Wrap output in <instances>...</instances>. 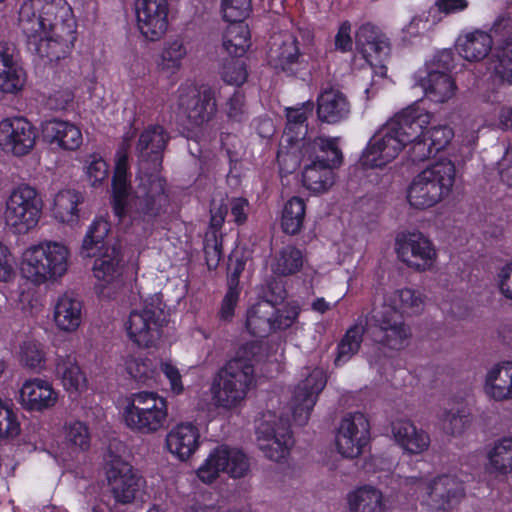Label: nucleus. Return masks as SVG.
<instances>
[{
  "instance_id": "46",
  "label": "nucleus",
  "mask_w": 512,
  "mask_h": 512,
  "mask_svg": "<svg viewBox=\"0 0 512 512\" xmlns=\"http://www.w3.org/2000/svg\"><path fill=\"white\" fill-rule=\"evenodd\" d=\"M303 266L302 252L294 246L287 245L277 252L272 258L271 271L278 276H290Z\"/></svg>"
},
{
  "instance_id": "33",
  "label": "nucleus",
  "mask_w": 512,
  "mask_h": 512,
  "mask_svg": "<svg viewBox=\"0 0 512 512\" xmlns=\"http://www.w3.org/2000/svg\"><path fill=\"white\" fill-rule=\"evenodd\" d=\"M392 434L397 444L410 454H420L430 444L429 435L418 429L410 420H397L392 423Z\"/></svg>"
},
{
  "instance_id": "25",
  "label": "nucleus",
  "mask_w": 512,
  "mask_h": 512,
  "mask_svg": "<svg viewBox=\"0 0 512 512\" xmlns=\"http://www.w3.org/2000/svg\"><path fill=\"white\" fill-rule=\"evenodd\" d=\"M26 74L17 59L15 45L0 43V90L15 94L22 90Z\"/></svg>"
},
{
  "instance_id": "51",
  "label": "nucleus",
  "mask_w": 512,
  "mask_h": 512,
  "mask_svg": "<svg viewBox=\"0 0 512 512\" xmlns=\"http://www.w3.org/2000/svg\"><path fill=\"white\" fill-rule=\"evenodd\" d=\"M390 50V43L388 38L384 35L376 42L370 43L360 49V52L371 66L383 69L385 68L384 62L390 55Z\"/></svg>"
},
{
  "instance_id": "21",
  "label": "nucleus",
  "mask_w": 512,
  "mask_h": 512,
  "mask_svg": "<svg viewBox=\"0 0 512 512\" xmlns=\"http://www.w3.org/2000/svg\"><path fill=\"white\" fill-rule=\"evenodd\" d=\"M496 41V57L498 64L495 74L501 81L512 85V16L500 14L492 24L490 34Z\"/></svg>"
},
{
  "instance_id": "8",
  "label": "nucleus",
  "mask_w": 512,
  "mask_h": 512,
  "mask_svg": "<svg viewBox=\"0 0 512 512\" xmlns=\"http://www.w3.org/2000/svg\"><path fill=\"white\" fill-rule=\"evenodd\" d=\"M168 416L167 402L156 392L141 391L131 394L123 417L129 429L149 435L162 429Z\"/></svg>"
},
{
  "instance_id": "24",
  "label": "nucleus",
  "mask_w": 512,
  "mask_h": 512,
  "mask_svg": "<svg viewBox=\"0 0 512 512\" xmlns=\"http://www.w3.org/2000/svg\"><path fill=\"white\" fill-rule=\"evenodd\" d=\"M426 502L433 510H446L465 495L463 482L453 475H441L425 483Z\"/></svg>"
},
{
  "instance_id": "29",
  "label": "nucleus",
  "mask_w": 512,
  "mask_h": 512,
  "mask_svg": "<svg viewBox=\"0 0 512 512\" xmlns=\"http://www.w3.org/2000/svg\"><path fill=\"white\" fill-rule=\"evenodd\" d=\"M58 395L52 385L43 379L34 378L24 382L19 399L25 409L43 411L53 407Z\"/></svg>"
},
{
  "instance_id": "23",
  "label": "nucleus",
  "mask_w": 512,
  "mask_h": 512,
  "mask_svg": "<svg viewBox=\"0 0 512 512\" xmlns=\"http://www.w3.org/2000/svg\"><path fill=\"white\" fill-rule=\"evenodd\" d=\"M431 115L420 108L409 107L386 122L391 132L404 146L423 135L430 123Z\"/></svg>"
},
{
  "instance_id": "36",
  "label": "nucleus",
  "mask_w": 512,
  "mask_h": 512,
  "mask_svg": "<svg viewBox=\"0 0 512 512\" xmlns=\"http://www.w3.org/2000/svg\"><path fill=\"white\" fill-rule=\"evenodd\" d=\"M426 96L436 103H445L452 99L457 91V85L449 73L431 69L419 80Z\"/></svg>"
},
{
  "instance_id": "2",
  "label": "nucleus",
  "mask_w": 512,
  "mask_h": 512,
  "mask_svg": "<svg viewBox=\"0 0 512 512\" xmlns=\"http://www.w3.org/2000/svg\"><path fill=\"white\" fill-rule=\"evenodd\" d=\"M134 192L128 173L114 172L112 179L113 211L120 221L128 218L136 233L150 235L161 222L170 205L166 181L159 174L141 171Z\"/></svg>"
},
{
  "instance_id": "18",
  "label": "nucleus",
  "mask_w": 512,
  "mask_h": 512,
  "mask_svg": "<svg viewBox=\"0 0 512 512\" xmlns=\"http://www.w3.org/2000/svg\"><path fill=\"white\" fill-rule=\"evenodd\" d=\"M36 139V128L23 117L5 118L0 122V146L15 156L28 154Z\"/></svg>"
},
{
  "instance_id": "13",
  "label": "nucleus",
  "mask_w": 512,
  "mask_h": 512,
  "mask_svg": "<svg viewBox=\"0 0 512 512\" xmlns=\"http://www.w3.org/2000/svg\"><path fill=\"white\" fill-rule=\"evenodd\" d=\"M178 108L193 128L202 127L215 116V91L207 86L185 87L179 90Z\"/></svg>"
},
{
  "instance_id": "38",
  "label": "nucleus",
  "mask_w": 512,
  "mask_h": 512,
  "mask_svg": "<svg viewBox=\"0 0 512 512\" xmlns=\"http://www.w3.org/2000/svg\"><path fill=\"white\" fill-rule=\"evenodd\" d=\"M374 298L409 315L420 314L425 305V296L421 292L410 288L395 290L391 293L377 292Z\"/></svg>"
},
{
  "instance_id": "16",
  "label": "nucleus",
  "mask_w": 512,
  "mask_h": 512,
  "mask_svg": "<svg viewBox=\"0 0 512 512\" xmlns=\"http://www.w3.org/2000/svg\"><path fill=\"white\" fill-rule=\"evenodd\" d=\"M256 433L259 449L272 461L285 459L294 444L289 425L282 419L261 421Z\"/></svg>"
},
{
  "instance_id": "31",
  "label": "nucleus",
  "mask_w": 512,
  "mask_h": 512,
  "mask_svg": "<svg viewBox=\"0 0 512 512\" xmlns=\"http://www.w3.org/2000/svg\"><path fill=\"white\" fill-rule=\"evenodd\" d=\"M200 434L191 423L175 426L166 436V446L180 460L188 459L199 446Z\"/></svg>"
},
{
  "instance_id": "7",
  "label": "nucleus",
  "mask_w": 512,
  "mask_h": 512,
  "mask_svg": "<svg viewBox=\"0 0 512 512\" xmlns=\"http://www.w3.org/2000/svg\"><path fill=\"white\" fill-rule=\"evenodd\" d=\"M166 323L165 305L161 296L155 294L145 299L141 307L130 312L125 322V329L134 344L138 347L150 348L160 340Z\"/></svg>"
},
{
  "instance_id": "62",
  "label": "nucleus",
  "mask_w": 512,
  "mask_h": 512,
  "mask_svg": "<svg viewBox=\"0 0 512 512\" xmlns=\"http://www.w3.org/2000/svg\"><path fill=\"white\" fill-rule=\"evenodd\" d=\"M66 439L71 444L84 450L89 447V433L87 427L79 421L71 423L66 430Z\"/></svg>"
},
{
  "instance_id": "19",
  "label": "nucleus",
  "mask_w": 512,
  "mask_h": 512,
  "mask_svg": "<svg viewBox=\"0 0 512 512\" xmlns=\"http://www.w3.org/2000/svg\"><path fill=\"white\" fill-rule=\"evenodd\" d=\"M327 379L324 371L315 368L295 388L291 400L294 421L303 426L308 422L310 413L317 401L318 395L326 386Z\"/></svg>"
},
{
  "instance_id": "48",
  "label": "nucleus",
  "mask_w": 512,
  "mask_h": 512,
  "mask_svg": "<svg viewBox=\"0 0 512 512\" xmlns=\"http://www.w3.org/2000/svg\"><path fill=\"white\" fill-rule=\"evenodd\" d=\"M306 206L303 199L292 197L282 210L281 227L284 233L296 235L303 228Z\"/></svg>"
},
{
  "instance_id": "32",
  "label": "nucleus",
  "mask_w": 512,
  "mask_h": 512,
  "mask_svg": "<svg viewBox=\"0 0 512 512\" xmlns=\"http://www.w3.org/2000/svg\"><path fill=\"white\" fill-rule=\"evenodd\" d=\"M95 257L93 265L95 277L106 284L118 282L123 270L120 245L112 242L111 246L98 252Z\"/></svg>"
},
{
  "instance_id": "37",
  "label": "nucleus",
  "mask_w": 512,
  "mask_h": 512,
  "mask_svg": "<svg viewBox=\"0 0 512 512\" xmlns=\"http://www.w3.org/2000/svg\"><path fill=\"white\" fill-rule=\"evenodd\" d=\"M313 103L308 101L300 107L286 108L287 123L284 130L283 139L291 146L299 142H305L308 133V117L313 111Z\"/></svg>"
},
{
  "instance_id": "26",
  "label": "nucleus",
  "mask_w": 512,
  "mask_h": 512,
  "mask_svg": "<svg viewBox=\"0 0 512 512\" xmlns=\"http://www.w3.org/2000/svg\"><path fill=\"white\" fill-rule=\"evenodd\" d=\"M339 138L316 137L305 141L300 147L302 162H314L337 168L342 164L343 155L338 145Z\"/></svg>"
},
{
  "instance_id": "39",
  "label": "nucleus",
  "mask_w": 512,
  "mask_h": 512,
  "mask_svg": "<svg viewBox=\"0 0 512 512\" xmlns=\"http://www.w3.org/2000/svg\"><path fill=\"white\" fill-rule=\"evenodd\" d=\"M55 374L66 390L78 391L85 386L86 378L73 353L57 354Z\"/></svg>"
},
{
  "instance_id": "9",
  "label": "nucleus",
  "mask_w": 512,
  "mask_h": 512,
  "mask_svg": "<svg viewBox=\"0 0 512 512\" xmlns=\"http://www.w3.org/2000/svg\"><path fill=\"white\" fill-rule=\"evenodd\" d=\"M41 211L42 200L36 189L20 185L11 192L6 202L4 220L15 233L26 234L37 225Z\"/></svg>"
},
{
  "instance_id": "27",
  "label": "nucleus",
  "mask_w": 512,
  "mask_h": 512,
  "mask_svg": "<svg viewBox=\"0 0 512 512\" xmlns=\"http://www.w3.org/2000/svg\"><path fill=\"white\" fill-rule=\"evenodd\" d=\"M351 110L347 96L337 88H322L317 98V116L321 122L336 124L346 119Z\"/></svg>"
},
{
  "instance_id": "5",
  "label": "nucleus",
  "mask_w": 512,
  "mask_h": 512,
  "mask_svg": "<svg viewBox=\"0 0 512 512\" xmlns=\"http://www.w3.org/2000/svg\"><path fill=\"white\" fill-rule=\"evenodd\" d=\"M362 316L366 332L375 343L395 351L408 345L412 331L396 307L387 306L374 298L371 311L367 314L363 311Z\"/></svg>"
},
{
  "instance_id": "15",
  "label": "nucleus",
  "mask_w": 512,
  "mask_h": 512,
  "mask_svg": "<svg viewBox=\"0 0 512 512\" xmlns=\"http://www.w3.org/2000/svg\"><path fill=\"white\" fill-rule=\"evenodd\" d=\"M370 439V424L360 412L347 413L336 433L337 451L346 458L358 457Z\"/></svg>"
},
{
  "instance_id": "47",
  "label": "nucleus",
  "mask_w": 512,
  "mask_h": 512,
  "mask_svg": "<svg viewBox=\"0 0 512 512\" xmlns=\"http://www.w3.org/2000/svg\"><path fill=\"white\" fill-rule=\"evenodd\" d=\"M79 192L71 189L60 191L54 199V215L63 223L74 224L78 221V204L82 202Z\"/></svg>"
},
{
  "instance_id": "41",
  "label": "nucleus",
  "mask_w": 512,
  "mask_h": 512,
  "mask_svg": "<svg viewBox=\"0 0 512 512\" xmlns=\"http://www.w3.org/2000/svg\"><path fill=\"white\" fill-rule=\"evenodd\" d=\"M110 231V224L103 218H97L90 225L81 246L80 255L84 258H92L98 255V252L111 246L115 240L107 239Z\"/></svg>"
},
{
  "instance_id": "60",
  "label": "nucleus",
  "mask_w": 512,
  "mask_h": 512,
  "mask_svg": "<svg viewBox=\"0 0 512 512\" xmlns=\"http://www.w3.org/2000/svg\"><path fill=\"white\" fill-rule=\"evenodd\" d=\"M20 433V424L14 411L7 405L0 412V438H14Z\"/></svg>"
},
{
  "instance_id": "30",
  "label": "nucleus",
  "mask_w": 512,
  "mask_h": 512,
  "mask_svg": "<svg viewBox=\"0 0 512 512\" xmlns=\"http://www.w3.org/2000/svg\"><path fill=\"white\" fill-rule=\"evenodd\" d=\"M299 58L298 42L293 35H285L282 39L274 38L268 51V62L274 69L292 75Z\"/></svg>"
},
{
  "instance_id": "3",
  "label": "nucleus",
  "mask_w": 512,
  "mask_h": 512,
  "mask_svg": "<svg viewBox=\"0 0 512 512\" xmlns=\"http://www.w3.org/2000/svg\"><path fill=\"white\" fill-rule=\"evenodd\" d=\"M264 344L251 341L243 344L236 356L227 361L213 378L211 392L218 408L232 410L240 407L256 386L255 362L263 357Z\"/></svg>"
},
{
  "instance_id": "17",
  "label": "nucleus",
  "mask_w": 512,
  "mask_h": 512,
  "mask_svg": "<svg viewBox=\"0 0 512 512\" xmlns=\"http://www.w3.org/2000/svg\"><path fill=\"white\" fill-rule=\"evenodd\" d=\"M170 136L161 125H149L139 135L136 145L141 171L158 174Z\"/></svg>"
},
{
  "instance_id": "59",
  "label": "nucleus",
  "mask_w": 512,
  "mask_h": 512,
  "mask_svg": "<svg viewBox=\"0 0 512 512\" xmlns=\"http://www.w3.org/2000/svg\"><path fill=\"white\" fill-rule=\"evenodd\" d=\"M246 261L243 253L234 251L228 259L227 285L228 289L239 290V277L245 269Z\"/></svg>"
},
{
  "instance_id": "54",
  "label": "nucleus",
  "mask_w": 512,
  "mask_h": 512,
  "mask_svg": "<svg viewBox=\"0 0 512 512\" xmlns=\"http://www.w3.org/2000/svg\"><path fill=\"white\" fill-rule=\"evenodd\" d=\"M222 79L231 85L240 86L246 82L248 77L246 63L240 57L232 56L225 60L222 67Z\"/></svg>"
},
{
  "instance_id": "12",
  "label": "nucleus",
  "mask_w": 512,
  "mask_h": 512,
  "mask_svg": "<svg viewBox=\"0 0 512 512\" xmlns=\"http://www.w3.org/2000/svg\"><path fill=\"white\" fill-rule=\"evenodd\" d=\"M248 470L249 462L242 451L222 445L209 454L205 463L199 467L197 475L202 482L212 483L221 472L233 478H241L247 474Z\"/></svg>"
},
{
  "instance_id": "50",
  "label": "nucleus",
  "mask_w": 512,
  "mask_h": 512,
  "mask_svg": "<svg viewBox=\"0 0 512 512\" xmlns=\"http://www.w3.org/2000/svg\"><path fill=\"white\" fill-rule=\"evenodd\" d=\"M186 54V47L181 40L167 42L162 50L159 67L163 71L174 73L181 67V62Z\"/></svg>"
},
{
  "instance_id": "55",
  "label": "nucleus",
  "mask_w": 512,
  "mask_h": 512,
  "mask_svg": "<svg viewBox=\"0 0 512 512\" xmlns=\"http://www.w3.org/2000/svg\"><path fill=\"white\" fill-rule=\"evenodd\" d=\"M21 363L35 371H39L45 367V353L41 345L35 341H26L21 345L20 349Z\"/></svg>"
},
{
  "instance_id": "20",
  "label": "nucleus",
  "mask_w": 512,
  "mask_h": 512,
  "mask_svg": "<svg viewBox=\"0 0 512 512\" xmlns=\"http://www.w3.org/2000/svg\"><path fill=\"white\" fill-rule=\"evenodd\" d=\"M135 10L142 35L150 41L162 38L168 27V0H136Z\"/></svg>"
},
{
  "instance_id": "40",
  "label": "nucleus",
  "mask_w": 512,
  "mask_h": 512,
  "mask_svg": "<svg viewBox=\"0 0 512 512\" xmlns=\"http://www.w3.org/2000/svg\"><path fill=\"white\" fill-rule=\"evenodd\" d=\"M493 45L492 35L476 30L458 39V50L461 56L468 61H480L491 51Z\"/></svg>"
},
{
  "instance_id": "44",
  "label": "nucleus",
  "mask_w": 512,
  "mask_h": 512,
  "mask_svg": "<svg viewBox=\"0 0 512 512\" xmlns=\"http://www.w3.org/2000/svg\"><path fill=\"white\" fill-rule=\"evenodd\" d=\"M365 331V321L361 315L357 322L346 331L339 342L335 358L336 365L346 363L359 351Z\"/></svg>"
},
{
  "instance_id": "58",
  "label": "nucleus",
  "mask_w": 512,
  "mask_h": 512,
  "mask_svg": "<svg viewBox=\"0 0 512 512\" xmlns=\"http://www.w3.org/2000/svg\"><path fill=\"white\" fill-rule=\"evenodd\" d=\"M423 135L433 147L436 153L443 150L452 140L453 130L447 125H438L423 131Z\"/></svg>"
},
{
  "instance_id": "63",
  "label": "nucleus",
  "mask_w": 512,
  "mask_h": 512,
  "mask_svg": "<svg viewBox=\"0 0 512 512\" xmlns=\"http://www.w3.org/2000/svg\"><path fill=\"white\" fill-rule=\"evenodd\" d=\"M384 34L380 31V29L371 24L365 23L361 25L355 35L356 45L358 49H362L370 43L376 42L380 37H383Z\"/></svg>"
},
{
  "instance_id": "11",
  "label": "nucleus",
  "mask_w": 512,
  "mask_h": 512,
  "mask_svg": "<svg viewBox=\"0 0 512 512\" xmlns=\"http://www.w3.org/2000/svg\"><path fill=\"white\" fill-rule=\"evenodd\" d=\"M105 471L111 494L119 504L132 503L144 487V479L133 467L111 452V446L104 458Z\"/></svg>"
},
{
  "instance_id": "42",
  "label": "nucleus",
  "mask_w": 512,
  "mask_h": 512,
  "mask_svg": "<svg viewBox=\"0 0 512 512\" xmlns=\"http://www.w3.org/2000/svg\"><path fill=\"white\" fill-rule=\"evenodd\" d=\"M347 501L351 512H384L385 509L382 492L368 485L350 492Z\"/></svg>"
},
{
  "instance_id": "10",
  "label": "nucleus",
  "mask_w": 512,
  "mask_h": 512,
  "mask_svg": "<svg viewBox=\"0 0 512 512\" xmlns=\"http://www.w3.org/2000/svg\"><path fill=\"white\" fill-rule=\"evenodd\" d=\"M299 313L300 308L294 303L277 308L267 302H258L247 312L246 328L253 336L267 337L273 332L291 327Z\"/></svg>"
},
{
  "instance_id": "61",
  "label": "nucleus",
  "mask_w": 512,
  "mask_h": 512,
  "mask_svg": "<svg viewBox=\"0 0 512 512\" xmlns=\"http://www.w3.org/2000/svg\"><path fill=\"white\" fill-rule=\"evenodd\" d=\"M225 112L231 121L241 122L246 116L245 96L236 91L227 101Z\"/></svg>"
},
{
  "instance_id": "14",
  "label": "nucleus",
  "mask_w": 512,
  "mask_h": 512,
  "mask_svg": "<svg viewBox=\"0 0 512 512\" xmlns=\"http://www.w3.org/2000/svg\"><path fill=\"white\" fill-rule=\"evenodd\" d=\"M395 246L399 259L416 271L430 269L436 259L432 242L419 231L398 234Z\"/></svg>"
},
{
  "instance_id": "53",
  "label": "nucleus",
  "mask_w": 512,
  "mask_h": 512,
  "mask_svg": "<svg viewBox=\"0 0 512 512\" xmlns=\"http://www.w3.org/2000/svg\"><path fill=\"white\" fill-rule=\"evenodd\" d=\"M216 230H207L203 241V250L209 270L216 269L222 258V237Z\"/></svg>"
},
{
  "instance_id": "1",
  "label": "nucleus",
  "mask_w": 512,
  "mask_h": 512,
  "mask_svg": "<svg viewBox=\"0 0 512 512\" xmlns=\"http://www.w3.org/2000/svg\"><path fill=\"white\" fill-rule=\"evenodd\" d=\"M18 25L28 49L51 65H58L72 52L75 21L66 0H25Z\"/></svg>"
},
{
  "instance_id": "57",
  "label": "nucleus",
  "mask_w": 512,
  "mask_h": 512,
  "mask_svg": "<svg viewBox=\"0 0 512 512\" xmlns=\"http://www.w3.org/2000/svg\"><path fill=\"white\" fill-rule=\"evenodd\" d=\"M85 163L86 175L92 186H98L108 178V165L100 155L87 156Z\"/></svg>"
},
{
  "instance_id": "56",
  "label": "nucleus",
  "mask_w": 512,
  "mask_h": 512,
  "mask_svg": "<svg viewBox=\"0 0 512 512\" xmlns=\"http://www.w3.org/2000/svg\"><path fill=\"white\" fill-rule=\"evenodd\" d=\"M221 10L227 22H244L251 11V0H222Z\"/></svg>"
},
{
  "instance_id": "22",
  "label": "nucleus",
  "mask_w": 512,
  "mask_h": 512,
  "mask_svg": "<svg viewBox=\"0 0 512 512\" xmlns=\"http://www.w3.org/2000/svg\"><path fill=\"white\" fill-rule=\"evenodd\" d=\"M404 147L385 123L370 139L363 154L364 164L382 167L395 159Z\"/></svg>"
},
{
  "instance_id": "64",
  "label": "nucleus",
  "mask_w": 512,
  "mask_h": 512,
  "mask_svg": "<svg viewBox=\"0 0 512 512\" xmlns=\"http://www.w3.org/2000/svg\"><path fill=\"white\" fill-rule=\"evenodd\" d=\"M287 297V291L281 280L273 279L267 283V288L264 292V299L261 302H267L274 307L281 304Z\"/></svg>"
},
{
  "instance_id": "35",
  "label": "nucleus",
  "mask_w": 512,
  "mask_h": 512,
  "mask_svg": "<svg viewBox=\"0 0 512 512\" xmlns=\"http://www.w3.org/2000/svg\"><path fill=\"white\" fill-rule=\"evenodd\" d=\"M484 390L495 401L512 400V362L493 366L486 374Z\"/></svg>"
},
{
  "instance_id": "6",
  "label": "nucleus",
  "mask_w": 512,
  "mask_h": 512,
  "mask_svg": "<svg viewBox=\"0 0 512 512\" xmlns=\"http://www.w3.org/2000/svg\"><path fill=\"white\" fill-rule=\"evenodd\" d=\"M69 251L58 242H45L23 253L21 271L35 284L62 277L68 269Z\"/></svg>"
},
{
  "instance_id": "49",
  "label": "nucleus",
  "mask_w": 512,
  "mask_h": 512,
  "mask_svg": "<svg viewBox=\"0 0 512 512\" xmlns=\"http://www.w3.org/2000/svg\"><path fill=\"white\" fill-rule=\"evenodd\" d=\"M488 458V469L491 473H512V437L498 440L489 452Z\"/></svg>"
},
{
  "instance_id": "45",
  "label": "nucleus",
  "mask_w": 512,
  "mask_h": 512,
  "mask_svg": "<svg viewBox=\"0 0 512 512\" xmlns=\"http://www.w3.org/2000/svg\"><path fill=\"white\" fill-rule=\"evenodd\" d=\"M223 34V48L234 57H241L250 46V31L244 22H230Z\"/></svg>"
},
{
  "instance_id": "28",
  "label": "nucleus",
  "mask_w": 512,
  "mask_h": 512,
  "mask_svg": "<svg viewBox=\"0 0 512 512\" xmlns=\"http://www.w3.org/2000/svg\"><path fill=\"white\" fill-rule=\"evenodd\" d=\"M43 140L63 150L74 151L83 141L81 130L73 123L49 119L41 124Z\"/></svg>"
},
{
  "instance_id": "52",
  "label": "nucleus",
  "mask_w": 512,
  "mask_h": 512,
  "mask_svg": "<svg viewBox=\"0 0 512 512\" xmlns=\"http://www.w3.org/2000/svg\"><path fill=\"white\" fill-rule=\"evenodd\" d=\"M441 421L445 433L458 436L468 427L470 414L465 409H451L443 413Z\"/></svg>"
},
{
  "instance_id": "34",
  "label": "nucleus",
  "mask_w": 512,
  "mask_h": 512,
  "mask_svg": "<svg viewBox=\"0 0 512 512\" xmlns=\"http://www.w3.org/2000/svg\"><path fill=\"white\" fill-rule=\"evenodd\" d=\"M83 304L73 293L61 295L54 307V321L56 326L66 332L78 329L82 322Z\"/></svg>"
},
{
  "instance_id": "43",
  "label": "nucleus",
  "mask_w": 512,
  "mask_h": 512,
  "mask_svg": "<svg viewBox=\"0 0 512 512\" xmlns=\"http://www.w3.org/2000/svg\"><path fill=\"white\" fill-rule=\"evenodd\" d=\"M334 169L319 163L303 162L302 181L304 186L313 192L326 191L334 184Z\"/></svg>"
},
{
  "instance_id": "4",
  "label": "nucleus",
  "mask_w": 512,
  "mask_h": 512,
  "mask_svg": "<svg viewBox=\"0 0 512 512\" xmlns=\"http://www.w3.org/2000/svg\"><path fill=\"white\" fill-rule=\"evenodd\" d=\"M456 169L451 161L433 163L419 172L408 188L409 204L416 209L430 208L452 191Z\"/></svg>"
}]
</instances>
